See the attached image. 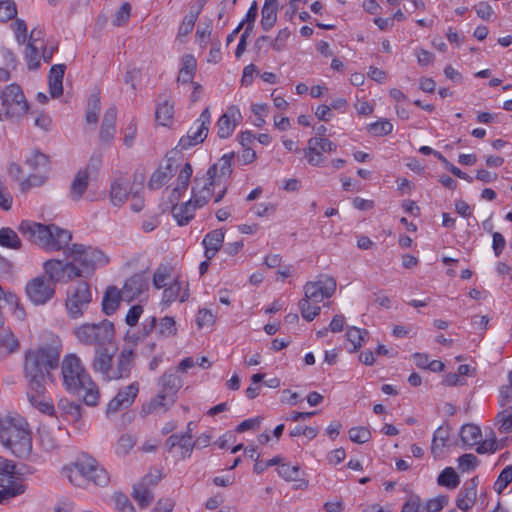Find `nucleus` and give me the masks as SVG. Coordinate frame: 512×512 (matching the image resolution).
<instances>
[{
	"instance_id": "nucleus-1",
	"label": "nucleus",
	"mask_w": 512,
	"mask_h": 512,
	"mask_svg": "<svg viewBox=\"0 0 512 512\" xmlns=\"http://www.w3.org/2000/svg\"><path fill=\"white\" fill-rule=\"evenodd\" d=\"M232 159L233 154H224L202 177L197 175L194 178L191 199L181 205H173L172 214L180 226L187 225L194 218L196 209L206 205L213 196L214 187L220 184L222 179L230 177Z\"/></svg>"
},
{
	"instance_id": "nucleus-2",
	"label": "nucleus",
	"mask_w": 512,
	"mask_h": 512,
	"mask_svg": "<svg viewBox=\"0 0 512 512\" xmlns=\"http://www.w3.org/2000/svg\"><path fill=\"white\" fill-rule=\"evenodd\" d=\"M61 346L42 344L28 349L24 355L23 371L28 386L40 388L47 380L53 381L51 371L59 367Z\"/></svg>"
},
{
	"instance_id": "nucleus-3",
	"label": "nucleus",
	"mask_w": 512,
	"mask_h": 512,
	"mask_svg": "<svg viewBox=\"0 0 512 512\" xmlns=\"http://www.w3.org/2000/svg\"><path fill=\"white\" fill-rule=\"evenodd\" d=\"M61 373L65 389L83 398L88 406H96L100 392L96 383L85 370L81 359L76 354L66 355L61 363Z\"/></svg>"
},
{
	"instance_id": "nucleus-4",
	"label": "nucleus",
	"mask_w": 512,
	"mask_h": 512,
	"mask_svg": "<svg viewBox=\"0 0 512 512\" xmlns=\"http://www.w3.org/2000/svg\"><path fill=\"white\" fill-rule=\"evenodd\" d=\"M136 353L131 348L123 347L114 359V350H98L94 353L91 367L105 381L128 379L135 366Z\"/></svg>"
},
{
	"instance_id": "nucleus-5",
	"label": "nucleus",
	"mask_w": 512,
	"mask_h": 512,
	"mask_svg": "<svg viewBox=\"0 0 512 512\" xmlns=\"http://www.w3.org/2000/svg\"><path fill=\"white\" fill-rule=\"evenodd\" d=\"M0 442L18 458H27L32 452L29 424L19 414H9L0 422Z\"/></svg>"
},
{
	"instance_id": "nucleus-6",
	"label": "nucleus",
	"mask_w": 512,
	"mask_h": 512,
	"mask_svg": "<svg viewBox=\"0 0 512 512\" xmlns=\"http://www.w3.org/2000/svg\"><path fill=\"white\" fill-rule=\"evenodd\" d=\"M19 231L31 242L48 251L64 250L72 240L69 230L55 224L45 225L24 220L19 225Z\"/></svg>"
},
{
	"instance_id": "nucleus-7",
	"label": "nucleus",
	"mask_w": 512,
	"mask_h": 512,
	"mask_svg": "<svg viewBox=\"0 0 512 512\" xmlns=\"http://www.w3.org/2000/svg\"><path fill=\"white\" fill-rule=\"evenodd\" d=\"M77 341L85 346H93L98 350H108L114 341L115 327L113 322L104 319L98 323L85 322L73 329Z\"/></svg>"
},
{
	"instance_id": "nucleus-8",
	"label": "nucleus",
	"mask_w": 512,
	"mask_h": 512,
	"mask_svg": "<svg viewBox=\"0 0 512 512\" xmlns=\"http://www.w3.org/2000/svg\"><path fill=\"white\" fill-rule=\"evenodd\" d=\"M182 385L183 381L178 376L177 371L168 370L164 372L158 380L160 389L157 395L143 407V412L149 414L160 409L164 412L168 411L176 402L177 393Z\"/></svg>"
},
{
	"instance_id": "nucleus-9",
	"label": "nucleus",
	"mask_w": 512,
	"mask_h": 512,
	"mask_svg": "<svg viewBox=\"0 0 512 512\" xmlns=\"http://www.w3.org/2000/svg\"><path fill=\"white\" fill-rule=\"evenodd\" d=\"M69 480L76 486H81L79 479L87 480L97 486H105L109 482L107 471L100 467L95 459L90 456L82 455L70 469Z\"/></svg>"
},
{
	"instance_id": "nucleus-10",
	"label": "nucleus",
	"mask_w": 512,
	"mask_h": 512,
	"mask_svg": "<svg viewBox=\"0 0 512 512\" xmlns=\"http://www.w3.org/2000/svg\"><path fill=\"white\" fill-rule=\"evenodd\" d=\"M28 109V102L18 84L7 85L0 92V121L19 119Z\"/></svg>"
},
{
	"instance_id": "nucleus-11",
	"label": "nucleus",
	"mask_w": 512,
	"mask_h": 512,
	"mask_svg": "<svg viewBox=\"0 0 512 512\" xmlns=\"http://www.w3.org/2000/svg\"><path fill=\"white\" fill-rule=\"evenodd\" d=\"M63 252L67 257L73 258L74 262L79 263L80 267L88 273L109 262L108 257L101 250L83 244L67 245Z\"/></svg>"
},
{
	"instance_id": "nucleus-12",
	"label": "nucleus",
	"mask_w": 512,
	"mask_h": 512,
	"mask_svg": "<svg viewBox=\"0 0 512 512\" xmlns=\"http://www.w3.org/2000/svg\"><path fill=\"white\" fill-rule=\"evenodd\" d=\"M92 301V293L87 282H80L68 291L66 309L72 319L81 317Z\"/></svg>"
},
{
	"instance_id": "nucleus-13",
	"label": "nucleus",
	"mask_w": 512,
	"mask_h": 512,
	"mask_svg": "<svg viewBox=\"0 0 512 512\" xmlns=\"http://www.w3.org/2000/svg\"><path fill=\"white\" fill-rule=\"evenodd\" d=\"M210 124L211 113L209 107H206L199 118L196 119L193 126L188 130L187 135L180 138L177 147H179L180 150H187L204 142L208 136Z\"/></svg>"
},
{
	"instance_id": "nucleus-14",
	"label": "nucleus",
	"mask_w": 512,
	"mask_h": 512,
	"mask_svg": "<svg viewBox=\"0 0 512 512\" xmlns=\"http://www.w3.org/2000/svg\"><path fill=\"white\" fill-rule=\"evenodd\" d=\"M25 292L33 304L44 305L54 297L55 286L46 275H40L27 282Z\"/></svg>"
},
{
	"instance_id": "nucleus-15",
	"label": "nucleus",
	"mask_w": 512,
	"mask_h": 512,
	"mask_svg": "<svg viewBox=\"0 0 512 512\" xmlns=\"http://www.w3.org/2000/svg\"><path fill=\"white\" fill-rule=\"evenodd\" d=\"M336 290V281L332 277L315 282H307L304 286V298L312 301V304L319 305L324 299L330 298Z\"/></svg>"
},
{
	"instance_id": "nucleus-16",
	"label": "nucleus",
	"mask_w": 512,
	"mask_h": 512,
	"mask_svg": "<svg viewBox=\"0 0 512 512\" xmlns=\"http://www.w3.org/2000/svg\"><path fill=\"white\" fill-rule=\"evenodd\" d=\"M139 392V383L132 382L131 384L121 388L118 393L108 402L106 412L107 414L116 413L122 408L130 407Z\"/></svg>"
},
{
	"instance_id": "nucleus-17",
	"label": "nucleus",
	"mask_w": 512,
	"mask_h": 512,
	"mask_svg": "<svg viewBox=\"0 0 512 512\" xmlns=\"http://www.w3.org/2000/svg\"><path fill=\"white\" fill-rule=\"evenodd\" d=\"M27 398L30 404L43 414L53 415L55 412L52 400L46 394V384H41L40 388L28 386Z\"/></svg>"
},
{
	"instance_id": "nucleus-18",
	"label": "nucleus",
	"mask_w": 512,
	"mask_h": 512,
	"mask_svg": "<svg viewBox=\"0 0 512 512\" xmlns=\"http://www.w3.org/2000/svg\"><path fill=\"white\" fill-rule=\"evenodd\" d=\"M478 485V476L471 478L463 484L455 500V504L458 509L464 512L472 509L477 498Z\"/></svg>"
},
{
	"instance_id": "nucleus-19",
	"label": "nucleus",
	"mask_w": 512,
	"mask_h": 512,
	"mask_svg": "<svg viewBox=\"0 0 512 512\" xmlns=\"http://www.w3.org/2000/svg\"><path fill=\"white\" fill-rule=\"evenodd\" d=\"M240 118L241 114L239 110L234 106L229 107L227 111L219 117L216 123L218 137L222 139L230 137Z\"/></svg>"
},
{
	"instance_id": "nucleus-20",
	"label": "nucleus",
	"mask_w": 512,
	"mask_h": 512,
	"mask_svg": "<svg viewBox=\"0 0 512 512\" xmlns=\"http://www.w3.org/2000/svg\"><path fill=\"white\" fill-rule=\"evenodd\" d=\"M175 172L176 168L174 167L173 159L166 156V165H161L152 173L148 182V188L150 190L160 189L173 177Z\"/></svg>"
},
{
	"instance_id": "nucleus-21",
	"label": "nucleus",
	"mask_w": 512,
	"mask_h": 512,
	"mask_svg": "<svg viewBox=\"0 0 512 512\" xmlns=\"http://www.w3.org/2000/svg\"><path fill=\"white\" fill-rule=\"evenodd\" d=\"M193 174V168L190 163H185L176 179V186L172 189L170 194V202L173 204L178 202L183 193L188 189L191 176Z\"/></svg>"
},
{
	"instance_id": "nucleus-22",
	"label": "nucleus",
	"mask_w": 512,
	"mask_h": 512,
	"mask_svg": "<svg viewBox=\"0 0 512 512\" xmlns=\"http://www.w3.org/2000/svg\"><path fill=\"white\" fill-rule=\"evenodd\" d=\"M44 274L47 279L56 287L57 283H66L65 263L58 259H50L43 264Z\"/></svg>"
},
{
	"instance_id": "nucleus-23",
	"label": "nucleus",
	"mask_w": 512,
	"mask_h": 512,
	"mask_svg": "<svg viewBox=\"0 0 512 512\" xmlns=\"http://www.w3.org/2000/svg\"><path fill=\"white\" fill-rule=\"evenodd\" d=\"M224 232L222 229H215L207 233L203 240L202 245L204 246V255L208 260L215 257L217 252L223 247Z\"/></svg>"
},
{
	"instance_id": "nucleus-24",
	"label": "nucleus",
	"mask_w": 512,
	"mask_h": 512,
	"mask_svg": "<svg viewBox=\"0 0 512 512\" xmlns=\"http://www.w3.org/2000/svg\"><path fill=\"white\" fill-rule=\"evenodd\" d=\"M65 70V64H55L50 68L48 84L49 92L52 98H58L63 94V77Z\"/></svg>"
},
{
	"instance_id": "nucleus-25",
	"label": "nucleus",
	"mask_w": 512,
	"mask_h": 512,
	"mask_svg": "<svg viewBox=\"0 0 512 512\" xmlns=\"http://www.w3.org/2000/svg\"><path fill=\"white\" fill-rule=\"evenodd\" d=\"M116 118L117 108L115 106L109 107L104 114L101 130L100 139L103 142L109 143L114 138L116 132Z\"/></svg>"
},
{
	"instance_id": "nucleus-26",
	"label": "nucleus",
	"mask_w": 512,
	"mask_h": 512,
	"mask_svg": "<svg viewBox=\"0 0 512 512\" xmlns=\"http://www.w3.org/2000/svg\"><path fill=\"white\" fill-rule=\"evenodd\" d=\"M89 185V173L86 169L79 170L70 186L69 196L73 201H79L85 192L87 191Z\"/></svg>"
},
{
	"instance_id": "nucleus-27",
	"label": "nucleus",
	"mask_w": 512,
	"mask_h": 512,
	"mask_svg": "<svg viewBox=\"0 0 512 512\" xmlns=\"http://www.w3.org/2000/svg\"><path fill=\"white\" fill-rule=\"evenodd\" d=\"M121 302V292L115 286H109L102 299V311L110 316L118 309Z\"/></svg>"
},
{
	"instance_id": "nucleus-28",
	"label": "nucleus",
	"mask_w": 512,
	"mask_h": 512,
	"mask_svg": "<svg viewBox=\"0 0 512 512\" xmlns=\"http://www.w3.org/2000/svg\"><path fill=\"white\" fill-rule=\"evenodd\" d=\"M20 349V342L9 330L0 333V359L6 358Z\"/></svg>"
},
{
	"instance_id": "nucleus-29",
	"label": "nucleus",
	"mask_w": 512,
	"mask_h": 512,
	"mask_svg": "<svg viewBox=\"0 0 512 512\" xmlns=\"http://www.w3.org/2000/svg\"><path fill=\"white\" fill-rule=\"evenodd\" d=\"M277 21V0H265L261 10V27L264 31L273 28Z\"/></svg>"
},
{
	"instance_id": "nucleus-30",
	"label": "nucleus",
	"mask_w": 512,
	"mask_h": 512,
	"mask_svg": "<svg viewBox=\"0 0 512 512\" xmlns=\"http://www.w3.org/2000/svg\"><path fill=\"white\" fill-rule=\"evenodd\" d=\"M41 32L38 31L37 35ZM36 31L32 30L28 44L25 48V58L29 69H37L40 66L39 47L37 46L38 39L35 37Z\"/></svg>"
},
{
	"instance_id": "nucleus-31",
	"label": "nucleus",
	"mask_w": 512,
	"mask_h": 512,
	"mask_svg": "<svg viewBox=\"0 0 512 512\" xmlns=\"http://www.w3.org/2000/svg\"><path fill=\"white\" fill-rule=\"evenodd\" d=\"M129 196V191L127 189V183L123 178L115 179L111 183L110 187V198L111 203L114 206H121L125 203Z\"/></svg>"
},
{
	"instance_id": "nucleus-32",
	"label": "nucleus",
	"mask_w": 512,
	"mask_h": 512,
	"mask_svg": "<svg viewBox=\"0 0 512 512\" xmlns=\"http://www.w3.org/2000/svg\"><path fill=\"white\" fill-rule=\"evenodd\" d=\"M183 282L179 279H176L169 287L165 288L163 291L162 301L165 304H170L176 299L179 298L180 302H185L189 297L188 288L184 290L182 294L180 291L182 290Z\"/></svg>"
},
{
	"instance_id": "nucleus-33",
	"label": "nucleus",
	"mask_w": 512,
	"mask_h": 512,
	"mask_svg": "<svg viewBox=\"0 0 512 512\" xmlns=\"http://www.w3.org/2000/svg\"><path fill=\"white\" fill-rule=\"evenodd\" d=\"M196 70V60L193 55H185L182 58V67L179 71L177 81L183 84L193 82Z\"/></svg>"
},
{
	"instance_id": "nucleus-34",
	"label": "nucleus",
	"mask_w": 512,
	"mask_h": 512,
	"mask_svg": "<svg viewBox=\"0 0 512 512\" xmlns=\"http://www.w3.org/2000/svg\"><path fill=\"white\" fill-rule=\"evenodd\" d=\"M450 430L448 426L438 427L432 438L431 453L436 457L440 455L449 439Z\"/></svg>"
},
{
	"instance_id": "nucleus-35",
	"label": "nucleus",
	"mask_w": 512,
	"mask_h": 512,
	"mask_svg": "<svg viewBox=\"0 0 512 512\" xmlns=\"http://www.w3.org/2000/svg\"><path fill=\"white\" fill-rule=\"evenodd\" d=\"M174 115V105L168 100L158 102L155 119L162 126H168Z\"/></svg>"
},
{
	"instance_id": "nucleus-36",
	"label": "nucleus",
	"mask_w": 512,
	"mask_h": 512,
	"mask_svg": "<svg viewBox=\"0 0 512 512\" xmlns=\"http://www.w3.org/2000/svg\"><path fill=\"white\" fill-rule=\"evenodd\" d=\"M57 407L60 412L68 417L71 421H78L82 416L81 405L67 398L60 399Z\"/></svg>"
},
{
	"instance_id": "nucleus-37",
	"label": "nucleus",
	"mask_w": 512,
	"mask_h": 512,
	"mask_svg": "<svg viewBox=\"0 0 512 512\" xmlns=\"http://www.w3.org/2000/svg\"><path fill=\"white\" fill-rule=\"evenodd\" d=\"M146 288V283L141 275H134L126 280L123 286V293L130 298L139 297Z\"/></svg>"
},
{
	"instance_id": "nucleus-38",
	"label": "nucleus",
	"mask_w": 512,
	"mask_h": 512,
	"mask_svg": "<svg viewBox=\"0 0 512 512\" xmlns=\"http://www.w3.org/2000/svg\"><path fill=\"white\" fill-rule=\"evenodd\" d=\"M0 245L9 249L18 250L21 248V240L17 233L9 228L3 227L0 229Z\"/></svg>"
},
{
	"instance_id": "nucleus-39",
	"label": "nucleus",
	"mask_w": 512,
	"mask_h": 512,
	"mask_svg": "<svg viewBox=\"0 0 512 512\" xmlns=\"http://www.w3.org/2000/svg\"><path fill=\"white\" fill-rule=\"evenodd\" d=\"M437 483L448 489H455L460 484V478L452 467H446L438 475Z\"/></svg>"
},
{
	"instance_id": "nucleus-40",
	"label": "nucleus",
	"mask_w": 512,
	"mask_h": 512,
	"mask_svg": "<svg viewBox=\"0 0 512 512\" xmlns=\"http://www.w3.org/2000/svg\"><path fill=\"white\" fill-rule=\"evenodd\" d=\"M101 108L99 93L91 94L88 99L87 109L85 113L86 121L89 124H96L98 122V115Z\"/></svg>"
},
{
	"instance_id": "nucleus-41",
	"label": "nucleus",
	"mask_w": 512,
	"mask_h": 512,
	"mask_svg": "<svg viewBox=\"0 0 512 512\" xmlns=\"http://www.w3.org/2000/svg\"><path fill=\"white\" fill-rule=\"evenodd\" d=\"M481 437V430L475 424H465L460 430V438L466 445H474L478 443V439Z\"/></svg>"
},
{
	"instance_id": "nucleus-42",
	"label": "nucleus",
	"mask_w": 512,
	"mask_h": 512,
	"mask_svg": "<svg viewBox=\"0 0 512 512\" xmlns=\"http://www.w3.org/2000/svg\"><path fill=\"white\" fill-rule=\"evenodd\" d=\"M133 497L141 508L148 507L153 501V493L149 489V486L142 483L134 486Z\"/></svg>"
},
{
	"instance_id": "nucleus-43",
	"label": "nucleus",
	"mask_w": 512,
	"mask_h": 512,
	"mask_svg": "<svg viewBox=\"0 0 512 512\" xmlns=\"http://www.w3.org/2000/svg\"><path fill=\"white\" fill-rule=\"evenodd\" d=\"M26 163L38 172L49 171V157L39 151H35L31 157L27 158Z\"/></svg>"
},
{
	"instance_id": "nucleus-44",
	"label": "nucleus",
	"mask_w": 512,
	"mask_h": 512,
	"mask_svg": "<svg viewBox=\"0 0 512 512\" xmlns=\"http://www.w3.org/2000/svg\"><path fill=\"white\" fill-rule=\"evenodd\" d=\"M367 131L372 136L381 137L392 133L393 125L387 119H381L367 126Z\"/></svg>"
},
{
	"instance_id": "nucleus-45",
	"label": "nucleus",
	"mask_w": 512,
	"mask_h": 512,
	"mask_svg": "<svg viewBox=\"0 0 512 512\" xmlns=\"http://www.w3.org/2000/svg\"><path fill=\"white\" fill-rule=\"evenodd\" d=\"M299 309L302 317L308 322L314 320L321 311L319 305L312 304V301L303 298L299 301Z\"/></svg>"
},
{
	"instance_id": "nucleus-46",
	"label": "nucleus",
	"mask_w": 512,
	"mask_h": 512,
	"mask_svg": "<svg viewBox=\"0 0 512 512\" xmlns=\"http://www.w3.org/2000/svg\"><path fill=\"white\" fill-rule=\"evenodd\" d=\"M156 324V317H148L142 322V329L138 334L129 335V333H127L126 338L132 339L133 342L139 341L149 336L156 329Z\"/></svg>"
},
{
	"instance_id": "nucleus-47",
	"label": "nucleus",
	"mask_w": 512,
	"mask_h": 512,
	"mask_svg": "<svg viewBox=\"0 0 512 512\" xmlns=\"http://www.w3.org/2000/svg\"><path fill=\"white\" fill-rule=\"evenodd\" d=\"M280 477L286 481H297L300 477V469L298 465L290 463H282L277 469Z\"/></svg>"
},
{
	"instance_id": "nucleus-48",
	"label": "nucleus",
	"mask_w": 512,
	"mask_h": 512,
	"mask_svg": "<svg viewBox=\"0 0 512 512\" xmlns=\"http://www.w3.org/2000/svg\"><path fill=\"white\" fill-rule=\"evenodd\" d=\"M157 333L163 337L174 336L177 333L176 323L173 317L165 316L160 319Z\"/></svg>"
},
{
	"instance_id": "nucleus-49",
	"label": "nucleus",
	"mask_w": 512,
	"mask_h": 512,
	"mask_svg": "<svg viewBox=\"0 0 512 512\" xmlns=\"http://www.w3.org/2000/svg\"><path fill=\"white\" fill-rule=\"evenodd\" d=\"M512 482V465L506 466L494 483V490L500 494Z\"/></svg>"
},
{
	"instance_id": "nucleus-50",
	"label": "nucleus",
	"mask_w": 512,
	"mask_h": 512,
	"mask_svg": "<svg viewBox=\"0 0 512 512\" xmlns=\"http://www.w3.org/2000/svg\"><path fill=\"white\" fill-rule=\"evenodd\" d=\"M17 15V7L13 0H0V21L7 22Z\"/></svg>"
},
{
	"instance_id": "nucleus-51",
	"label": "nucleus",
	"mask_w": 512,
	"mask_h": 512,
	"mask_svg": "<svg viewBox=\"0 0 512 512\" xmlns=\"http://www.w3.org/2000/svg\"><path fill=\"white\" fill-rule=\"evenodd\" d=\"M348 433L350 440L358 444L366 443L371 438L369 429L363 426L353 427Z\"/></svg>"
},
{
	"instance_id": "nucleus-52",
	"label": "nucleus",
	"mask_w": 512,
	"mask_h": 512,
	"mask_svg": "<svg viewBox=\"0 0 512 512\" xmlns=\"http://www.w3.org/2000/svg\"><path fill=\"white\" fill-rule=\"evenodd\" d=\"M308 144L317 148L318 150L323 152H334L337 149V145L324 137H312L308 140Z\"/></svg>"
},
{
	"instance_id": "nucleus-53",
	"label": "nucleus",
	"mask_w": 512,
	"mask_h": 512,
	"mask_svg": "<svg viewBox=\"0 0 512 512\" xmlns=\"http://www.w3.org/2000/svg\"><path fill=\"white\" fill-rule=\"evenodd\" d=\"M497 421L500 423L499 430L503 433L512 431V405L508 410L499 412L496 416Z\"/></svg>"
},
{
	"instance_id": "nucleus-54",
	"label": "nucleus",
	"mask_w": 512,
	"mask_h": 512,
	"mask_svg": "<svg viewBox=\"0 0 512 512\" xmlns=\"http://www.w3.org/2000/svg\"><path fill=\"white\" fill-rule=\"evenodd\" d=\"M171 268L167 265H160L153 275V285L157 289H161L166 285V280L169 278Z\"/></svg>"
},
{
	"instance_id": "nucleus-55",
	"label": "nucleus",
	"mask_w": 512,
	"mask_h": 512,
	"mask_svg": "<svg viewBox=\"0 0 512 512\" xmlns=\"http://www.w3.org/2000/svg\"><path fill=\"white\" fill-rule=\"evenodd\" d=\"M304 156L312 166H321L324 161V156L321 151L308 143L307 148L304 149Z\"/></svg>"
},
{
	"instance_id": "nucleus-56",
	"label": "nucleus",
	"mask_w": 512,
	"mask_h": 512,
	"mask_svg": "<svg viewBox=\"0 0 512 512\" xmlns=\"http://www.w3.org/2000/svg\"><path fill=\"white\" fill-rule=\"evenodd\" d=\"M364 334H368V332L365 329L361 330L357 327L348 328L346 332L347 340L352 343L354 350H357L362 346Z\"/></svg>"
},
{
	"instance_id": "nucleus-57",
	"label": "nucleus",
	"mask_w": 512,
	"mask_h": 512,
	"mask_svg": "<svg viewBox=\"0 0 512 512\" xmlns=\"http://www.w3.org/2000/svg\"><path fill=\"white\" fill-rule=\"evenodd\" d=\"M40 443L44 450L51 452L58 448L59 443L55 435H52L50 431L42 430L40 432Z\"/></svg>"
},
{
	"instance_id": "nucleus-58",
	"label": "nucleus",
	"mask_w": 512,
	"mask_h": 512,
	"mask_svg": "<svg viewBox=\"0 0 512 512\" xmlns=\"http://www.w3.org/2000/svg\"><path fill=\"white\" fill-rule=\"evenodd\" d=\"M113 499L118 512H135L133 504L125 494L115 493Z\"/></svg>"
},
{
	"instance_id": "nucleus-59",
	"label": "nucleus",
	"mask_w": 512,
	"mask_h": 512,
	"mask_svg": "<svg viewBox=\"0 0 512 512\" xmlns=\"http://www.w3.org/2000/svg\"><path fill=\"white\" fill-rule=\"evenodd\" d=\"M478 463V458L471 453L463 454L458 458V466L462 472L473 470Z\"/></svg>"
},
{
	"instance_id": "nucleus-60",
	"label": "nucleus",
	"mask_w": 512,
	"mask_h": 512,
	"mask_svg": "<svg viewBox=\"0 0 512 512\" xmlns=\"http://www.w3.org/2000/svg\"><path fill=\"white\" fill-rule=\"evenodd\" d=\"M290 37V31L288 28L279 30L276 38L270 43L271 48L276 52H281L286 48L287 40Z\"/></svg>"
},
{
	"instance_id": "nucleus-61",
	"label": "nucleus",
	"mask_w": 512,
	"mask_h": 512,
	"mask_svg": "<svg viewBox=\"0 0 512 512\" xmlns=\"http://www.w3.org/2000/svg\"><path fill=\"white\" fill-rule=\"evenodd\" d=\"M448 504V497L440 495L426 502L424 510L426 512H440Z\"/></svg>"
},
{
	"instance_id": "nucleus-62",
	"label": "nucleus",
	"mask_w": 512,
	"mask_h": 512,
	"mask_svg": "<svg viewBox=\"0 0 512 512\" xmlns=\"http://www.w3.org/2000/svg\"><path fill=\"white\" fill-rule=\"evenodd\" d=\"M198 13H190L189 15H186L182 21V23L179 26L178 29V36H186L189 33L192 32L195 22L197 20Z\"/></svg>"
},
{
	"instance_id": "nucleus-63",
	"label": "nucleus",
	"mask_w": 512,
	"mask_h": 512,
	"mask_svg": "<svg viewBox=\"0 0 512 512\" xmlns=\"http://www.w3.org/2000/svg\"><path fill=\"white\" fill-rule=\"evenodd\" d=\"M178 447L181 448V456L183 459H185L191 456L195 444L189 435L181 434L179 437Z\"/></svg>"
},
{
	"instance_id": "nucleus-64",
	"label": "nucleus",
	"mask_w": 512,
	"mask_h": 512,
	"mask_svg": "<svg viewBox=\"0 0 512 512\" xmlns=\"http://www.w3.org/2000/svg\"><path fill=\"white\" fill-rule=\"evenodd\" d=\"M131 13V6L129 3L125 2L121 5V7L116 12L115 18L113 20V24L115 26H122L125 24L129 18Z\"/></svg>"
}]
</instances>
